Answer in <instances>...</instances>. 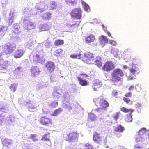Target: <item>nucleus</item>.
I'll use <instances>...</instances> for the list:
<instances>
[{
  "label": "nucleus",
  "mask_w": 149,
  "mask_h": 149,
  "mask_svg": "<svg viewBox=\"0 0 149 149\" xmlns=\"http://www.w3.org/2000/svg\"><path fill=\"white\" fill-rule=\"evenodd\" d=\"M76 55H79L78 57L80 59L81 58V54L79 51H77L75 53H74Z\"/></svg>",
  "instance_id": "obj_55"
},
{
  "label": "nucleus",
  "mask_w": 149,
  "mask_h": 149,
  "mask_svg": "<svg viewBox=\"0 0 149 149\" xmlns=\"http://www.w3.org/2000/svg\"><path fill=\"white\" fill-rule=\"evenodd\" d=\"M64 137L65 140L69 142H77L79 139V134L77 132H73L67 134Z\"/></svg>",
  "instance_id": "obj_4"
},
{
  "label": "nucleus",
  "mask_w": 149,
  "mask_h": 149,
  "mask_svg": "<svg viewBox=\"0 0 149 149\" xmlns=\"http://www.w3.org/2000/svg\"><path fill=\"white\" fill-rule=\"evenodd\" d=\"M7 27L1 25H0V38H1L3 37L6 33L7 30Z\"/></svg>",
  "instance_id": "obj_25"
},
{
  "label": "nucleus",
  "mask_w": 149,
  "mask_h": 149,
  "mask_svg": "<svg viewBox=\"0 0 149 149\" xmlns=\"http://www.w3.org/2000/svg\"><path fill=\"white\" fill-rule=\"evenodd\" d=\"M134 68H132L130 70V72L133 74H134L137 70V68L136 67H134Z\"/></svg>",
  "instance_id": "obj_45"
},
{
  "label": "nucleus",
  "mask_w": 149,
  "mask_h": 149,
  "mask_svg": "<svg viewBox=\"0 0 149 149\" xmlns=\"http://www.w3.org/2000/svg\"><path fill=\"white\" fill-rule=\"evenodd\" d=\"M120 114L121 113L120 112L115 113L113 114V117L114 118V119L116 120L119 118Z\"/></svg>",
  "instance_id": "obj_42"
},
{
  "label": "nucleus",
  "mask_w": 149,
  "mask_h": 149,
  "mask_svg": "<svg viewBox=\"0 0 149 149\" xmlns=\"http://www.w3.org/2000/svg\"><path fill=\"white\" fill-rule=\"evenodd\" d=\"M42 57L39 54L38 51L33 52L30 57V60L31 62H33L35 63H40L42 62Z\"/></svg>",
  "instance_id": "obj_8"
},
{
  "label": "nucleus",
  "mask_w": 149,
  "mask_h": 149,
  "mask_svg": "<svg viewBox=\"0 0 149 149\" xmlns=\"http://www.w3.org/2000/svg\"><path fill=\"white\" fill-rule=\"evenodd\" d=\"M39 121L40 124L46 126H51L53 123V120L47 116L40 117Z\"/></svg>",
  "instance_id": "obj_5"
},
{
  "label": "nucleus",
  "mask_w": 149,
  "mask_h": 149,
  "mask_svg": "<svg viewBox=\"0 0 149 149\" xmlns=\"http://www.w3.org/2000/svg\"><path fill=\"white\" fill-rule=\"evenodd\" d=\"M5 115L3 113L0 114V124L4 121L5 119Z\"/></svg>",
  "instance_id": "obj_44"
},
{
  "label": "nucleus",
  "mask_w": 149,
  "mask_h": 149,
  "mask_svg": "<svg viewBox=\"0 0 149 149\" xmlns=\"http://www.w3.org/2000/svg\"><path fill=\"white\" fill-rule=\"evenodd\" d=\"M50 133L48 132L46 134H44L42 136L41 140L42 141H49L47 145L48 146H50L51 144V142L50 141Z\"/></svg>",
  "instance_id": "obj_22"
},
{
  "label": "nucleus",
  "mask_w": 149,
  "mask_h": 149,
  "mask_svg": "<svg viewBox=\"0 0 149 149\" xmlns=\"http://www.w3.org/2000/svg\"><path fill=\"white\" fill-rule=\"evenodd\" d=\"M24 53L23 50L21 49H19L15 51L13 54L14 58H19L23 55Z\"/></svg>",
  "instance_id": "obj_20"
},
{
  "label": "nucleus",
  "mask_w": 149,
  "mask_h": 149,
  "mask_svg": "<svg viewBox=\"0 0 149 149\" xmlns=\"http://www.w3.org/2000/svg\"><path fill=\"white\" fill-rule=\"evenodd\" d=\"M104 31H105V32L108 35L110 36L111 37V38H113L112 37L111 34L108 30H104Z\"/></svg>",
  "instance_id": "obj_63"
},
{
  "label": "nucleus",
  "mask_w": 149,
  "mask_h": 149,
  "mask_svg": "<svg viewBox=\"0 0 149 149\" xmlns=\"http://www.w3.org/2000/svg\"><path fill=\"white\" fill-rule=\"evenodd\" d=\"M26 106L28 108V110L31 112L34 111L37 107L36 105L34 103L27 102Z\"/></svg>",
  "instance_id": "obj_19"
},
{
  "label": "nucleus",
  "mask_w": 149,
  "mask_h": 149,
  "mask_svg": "<svg viewBox=\"0 0 149 149\" xmlns=\"http://www.w3.org/2000/svg\"><path fill=\"white\" fill-rule=\"evenodd\" d=\"M37 10L39 12H42L44 10V9L43 8H41L39 7H38L37 9Z\"/></svg>",
  "instance_id": "obj_61"
},
{
  "label": "nucleus",
  "mask_w": 149,
  "mask_h": 149,
  "mask_svg": "<svg viewBox=\"0 0 149 149\" xmlns=\"http://www.w3.org/2000/svg\"><path fill=\"white\" fill-rule=\"evenodd\" d=\"M109 43L113 45H115L116 44V42L113 40H110L109 41Z\"/></svg>",
  "instance_id": "obj_60"
},
{
  "label": "nucleus",
  "mask_w": 149,
  "mask_h": 149,
  "mask_svg": "<svg viewBox=\"0 0 149 149\" xmlns=\"http://www.w3.org/2000/svg\"><path fill=\"white\" fill-rule=\"evenodd\" d=\"M66 1L68 3H72V4H74L75 2V0H66Z\"/></svg>",
  "instance_id": "obj_59"
},
{
  "label": "nucleus",
  "mask_w": 149,
  "mask_h": 149,
  "mask_svg": "<svg viewBox=\"0 0 149 149\" xmlns=\"http://www.w3.org/2000/svg\"><path fill=\"white\" fill-rule=\"evenodd\" d=\"M79 55H76L74 54H72L70 55V57L72 58H77L80 59V58L78 57Z\"/></svg>",
  "instance_id": "obj_49"
},
{
  "label": "nucleus",
  "mask_w": 149,
  "mask_h": 149,
  "mask_svg": "<svg viewBox=\"0 0 149 149\" xmlns=\"http://www.w3.org/2000/svg\"><path fill=\"white\" fill-rule=\"evenodd\" d=\"M12 33L15 34H19L20 33V27L19 25L17 24L13 25V28L12 30Z\"/></svg>",
  "instance_id": "obj_23"
},
{
  "label": "nucleus",
  "mask_w": 149,
  "mask_h": 149,
  "mask_svg": "<svg viewBox=\"0 0 149 149\" xmlns=\"http://www.w3.org/2000/svg\"><path fill=\"white\" fill-rule=\"evenodd\" d=\"M102 85V84L101 81L98 79H96L93 82L92 88L94 91H96L98 88L101 87Z\"/></svg>",
  "instance_id": "obj_16"
},
{
  "label": "nucleus",
  "mask_w": 149,
  "mask_h": 149,
  "mask_svg": "<svg viewBox=\"0 0 149 149\" xmlns=\"http://www.w3.org/2000/svg\"><path fill=\"white\" fill-rule=\"evenodd\" d=\"M124 74L123 70L119 68L115 69L111 73L110 81L114 83L122 81Z\"/></svg>",
  "instance_id": "obj_1"
},
{
  "label": "nucleus",
  "mask_w": 149,
  "mask_h": 149,
  "mask_svg": "<svg viewBox=\"0 0 149 149\" xmlns=\"http://www.w3.org/2000/svg\"><path fill=\"white\" fill-rule=\"evenodd\" d=\"M61 93L59 92L57 90H54L52 93V95L54 98L58 99L59 97V96L58 95H60Z\"/></svg>",
  "instance_id": "obj_35"
},
{
  "label": "nucleus",
  "mask_w": 149,
  "mask_h": 149,
  "mask_svg": "<svg viewBox=\"0 0 149 149\" xmlns=\"http://www.w3.org/2000/svg\"><path fill=\"white\" fill-rule=\"evenodd\" d=\"M2 53L0 54V72H3L7 67L9 65L10 61L8 60H4L2 58Z\"/></svg>",
  "instance_id": "obj_9"
},
{
  "label": "nucleus",
  "mask_w": 149,
  "mask_h": 149,
  "mask_svg": "<svg viewBox=\"0 0 149 149\" xmlns=\"http://www.w3.org/2000/svg\"><path fill=\"white\" fill-rule=\"evenodd\" d=\"M31 75L33 77H35L39 74L40 72L39 67L38 66H33L30 69Z\"/></svg>",
  "instance_id": "obj_12"
},
{
  "label": "nucleus",
  "mask_w": 149,
  "mask_h": 149,
  "mask_svg": "<svg viewBox=\"0 0 149 149\" xmlns=\"http://www.w3.org/2000/svg\"><path fill=\"white\" fill-rule=\"evenodd\" d=\"M44 45L46 48H49L51 45L50 41L48 39L46 40L43 42Z\"/></svg>",
  "instance_id": "obj_36"
},
{
  "label": "nucleus",
  "mask_w": 149,
  "mask_h": 149,
  "mask_svg": "<svg viewBox=\"0 0 149 149\" xmlns=\"http://www.w3.org/2000/svg\"><path fill=\"white\" fill-rule=\"evenodd\" d=\"M13 21V16H11L8 19L7 23L9 26L11 25Z\"/></svg>",
  "instance_id": "obj_40"
},
{
  "label": "nucleus",
  "mask_w": 149,
  "mask_h": 149,
  "mask_svg": "<svg viewBox=\"0 0 149 149\" xmlns=\"http://www.w3.org/2000/svg\"><path fill=\"white\" fill-rule=\"evenodd\" d=\"M146 129L145 128H142L140 129L136 132V136H140V137H142L144 135L146 134Z\"/></svg>",
  "instance_id": "obj_27"
},
{
  "label": "nucleus",
  "mask_w": 149,
  "mask_h": 149,
  "mask_svg": "<svg viewBox=\"0 0 149 149\" xmlns=\"http://www.w3.org/2000/svg\"><path fill=\"white\" fill-rule=\"evenodd\" d=\"M57 6L56 2L55 1H52L51 3V6L52 9H56Z\"/></svg>",
  "instance_id": "obj_43"
},
{
  "label": "nucleus",
  "mask_w": 149,
  "mask_h": 149,
  "mask_svg": "<svg viewBox=\"0 0 149 149\" xmlns=\"http://www.w3.org/2000/svg\"><path fill=\"white\" fill-rule=\"evenodd\" d=\"M120 110L124 113H129V114H127L125 116V121L128 122H131L132 121V118L131 114L134 111L133 109L131 108L127 109L125 107H122L120 108Z\"/></svg>",
  "instance_id": "obj_6"
},
{
  "label": "nucleus",
  "mask_w": 149,
  "mask_h": 149,
  "mask_svg": "<svg viewBox=\"0 0 149 149\" xmlns=\"http://www.w3.org/2000/svg\"><path fill=\"white\" fill-rule=\"evenodd\" d=\"M63 50L61 48H58L55 51L54 55L57 56H59L63 53Z\"/></svg>",
  "instance_id": "obj_32"
},
{
  "label": "nucleus",
  "mask_w": 149,
  "mask_h": 149,
  "mask_svg": "<svg viewBox=\"0 0 149 149\" xmlns=\"http://www.w3.org/2000/svg\"><path fill=\"white\" fill-rule=\"evenodd\" d=\"M45 66L47 72L50 73L54 71L55 68L54 63L53 62L50 61L46 62Z\"/></svg>",
  "instance_id": "obj_15"
},
{
  "label": "nucleus",
  "mask_w": 149,
  "mask_h": 149,
  "mask_svg": "<svg viewBox=\"0 0 149 149\" xmlns=\"http://www.w3.org/2000/svg\"><path fill=\"white\" fill-rule=\"evenodd\" d=\"M82 61L87 64L93 63L94 61V57L93 54L90 53L85 54L82 58Z\"/></svg>",
  "instance_id": "obj_10"
},
{
  "label": "nucleus",
  "mask_w": 149,
  "mask_h": 149,
  "mask_svg": "<svg viewBox=\"0 0 149 149\" xmlns=\"http://www.w3.org/2000/svg\"><path fill=\"white\" fill-rule=\"evenodd\" d=\"M118 91H117L116 90H113L112 92V94L114 96H116L118 95Z\"/></svg>",
  "instance_id": "obj_54"
},
{
  "label": "nucleus",
  "mask_w": 149,
  "mask_h": 149,
  "mask_svg": "<svg viewBox=\"0 0 149 149\" xmlns=\"http://www.w3.org/2000/svg\"><path fill=\"white\" fill-rule=\"evenodd\" d=\"M132 63L133 64H137L139 62V61L136 58H133L132 61Z\"/></svg>",
  "instance_id": "obj_51"
},
{
  "label": "nucleus",
  "mask_w": 149,
  "mask_h": 149,
  "mask_svg": "<svg viewBox=\"0 0 149 149\" xmlns=\"http://www.w3.org/2000/svg\"><path fill=\"white\" fill-rule=\"evenodd\" d=\"M96 116L92 113H88V118L89 120L91 121H94L96 120Z\"/></svg>",
  "instance_id": "obj_30"
},
{
  "label": "nucleus",
  "mask_w": 149,
  "mask_h": 149,
  "mask_svg": "<svg viewBox=\"0 0 149 149\" xmlns=\"http://www.w3.org/2000/svg\"><path fill=\"white\" fill-rule=\"evenodd\" d=\"M58 105V102L56 101L51 102L49 105V107L51 108H56Z\"/></svg>",
  "instance_id": "obj_37"
},
{
  "label": "nucleus",
  "mask_w": 149,
  "mask_h": 149,
  "mask_svg": "<svg viewBox=\"0 0 149 149\" xmlns=\"http://www.w3.org/2000/svg\"><path fill=\"white\" fill-rule=\"evenodd\" d=\"M63 111V109L61 108H59L58 109H55L52 114V115L56 116L58 114L61 113Z\"/></svg>",
  "instance_id": "obj_33"
},
{
  "label": "nucleus",
  "mask_w": 149,
  "mask_h": 149,
  "mask_svg": "<svg viewBox=\"0 0 149 149\" xmlns=\"http://www.w3.org/2000/svg\"><path fill=\"white\" fill-rule=\"evenodd\" d=\"M141 106V105L140 103H137L135 104V107L136 108H140Z\"/></svg>",
  "instance_id": "obj_58"
},
{
  "label": "nucleus",
  "mask_w": 149,
  "mask_h": 149,
  "mask_svg": "<svg viewBox=\"0 0 149 149\" xmlns=\"http://www.w3.org/2000/svg\"><path fill=\"white\" fill-rule=\"evenodd\" d=\"M93 141L96 143L100 144L103 141V138L100 134L96 132H94L93 137Z\"/></svg>",
  "instance_id": "obj_14"
},
{
  "label": "nucleus",
  "mask_w": 149,
  "mask_h": 149,
  "mask_svg": "<svg viewBox=\"0 0 149 149\" xmlns=\"http://www.w3.org/2000/svg\"><path fill=\"white\" fill-rule=\"evenodd\" d=\"M64 41L63 40L57 39L55 40L54 45L56 46H60L64 44Z\"/></svg>",
  "instance_id": "obj_31"
},
{
  "label": "nucleus",
  "mask_w": 149,
  "mask_h": 149,
  "mask_svg": "<svg viewBox=\"0 0 149 149\" xmlns=\"http://www.w3.org/2000/svg\"><path fill=\"white\" fill-rule=\"evenodd\" d=\"M79 75L80 76H84V77L85 78H86V77H88V74H85V73H81V74H79Z\"/></svg>",
  "instance_id": "obj_62"
},
{
  "label": "nucleus",
  "mask_w": 149,
  "mask_h": 149,
  "mask_svg": "<svg viewBox=\"0 0 149 149\" xmlns=\"http://www.w3.org/2000/svg\"><path fill=\"white\" fill-rule=\"evenodd\" d=\"M95 64L98 67H101L102 65V60L101 57L97 56L95 60Z\"/></svg>",
  "instance_id": "obj_28"
},
{
  "label": "nucleus",
  "mask_w": 149,
  "mask_h": 149,
  "mask_svg": "<svg viewBox=\"0 0 149 149\" xmlns=\"http://www.w3.org/2000/svg\"><path fill=\"white\" fill-rule=\"evenodd\" d=\"M74 19L72 21V23L70 24H66V29H68L67 28L69 27V26L71 27H78L80 23L81 22V21L80 19L77 20Z\"/></svg>",
  "instance_id": "obj_18"
},
{
  "label": "nucleus",
  "mask_w": 149,
  "mask_h": 149,
  "mask_svg": "<svg viewBox=\"0 0 149 149\" xmlns=\"http://www.w3.org/2000/svg\"><path fill=\"white\" fill-rule=\"evenodd\" d=\"M120 54V52L118 51H115L114 52V54L115 56L116 57H118L119 56Z\"/></svg>",
  "instance_id": "obj_53"
},
{
  "label": "nucleus",
  "mask_w": 149,
  "mask_h": 149,
  "mask_svg": "<svg viewBox=\"0 0 149 149\" xmlns=\"http://www.w3.org/2000/svg\"><path fill=\"white\" fill-rule=\"evenodd\" d=\"M86 42L87 44H89L93 42L95 40V36L93 34H91L86 37L85 38Z\"/></svg>",
  "instance_id": "obj_21"
},
{
  "label": "nucleus",
  "mask_w": 149,
  "mask_h": 149,
  "mask_svg": "<svg viewBox=\"0 0 149 149\" xmlns=\"http://www.w3.org/2000/svg\"><path fill=\"white\" fill-rule=\"evenodd\" d=\"M115 68V65L113 62L111 61H107L105 62L102 67V70L104 71L110 72Z\"/></svg>",
  "instance_id": "obj_11"
},
{
  "label": "nucleus",
  "mask_w": 149,
  "mask_h": 149,
  "mask_svg": "<svg viewBox=\"0 0 149 149\" xmlns=\"http://www.w3.org/2000/svg\"><path fill=\"white\" fill-rule=\"evenodd\" d=\"M84 10L86 11H88L90 10V8L88 5L86 3H85L84 5Z\"/></svg>",
  "instance_id": "obj_48"
},
{
  "label": "nucleus",
  "mask_w": 149,
  "mask_h": 149,
  "mask_svg": "<svg viewBox=\"0 0 149 149\" xmlns=\"http://www.w3.org/2000/svg\"><path fill=\"white\" fill-rule=\"evenodd\" d=\"M139 84H136L135 86L133 85H132L130 86L129 88V90L130 91L133 90L135 88L136 91L139 90L141 88L139 86Z\"/></svg>",
  "instance_id": "obj_38"
},
{
  "label": "nucleus",
  "mask_w": 149,
  "mask_h": 149,
  "mask_svg": "<svg viewBox=\"0 0 149 149\" xmlns=\"http://www.w3.org/2000/svg\"><path fill=\"white\" fill-rule=\"evenodd\" d=\"M16 48V44L13 42L8 43L0 46V50L2 54H6L12 53Z\"/></svg>",
  "instance_id": "obj_2"
},
{
  "label": "nucleus",
  "mask_w": 149,
  "mask_h": 149,
  "mask_svg": "<svg viewBox=\"0 0 149 149\" xmlns=\"http://www.w3.org/2000/svg\"><path fill=\"white\" fill-rule=\"evenodd\" d=\"M37 135L36 134H31L30 136V138L34 141H37L38 139L37 138Z\"/></svg>",
  "instance_id": "obj_41"
},
{
  "label": "nucleus",
  "mask_w": 149,
  "mask_h": 149,
  "mask_svg": "<svg viewBox=\"0 0 149 149\" xmlns=\"http://www.w3.org/2000/svg\"><path fill=\"white\" fill-rule=\"evenodd\" d=\"M123 99L125 102L127 103H130L131 101V100L129 98L126 97H123Z\"/></svg>",
  "instance_id": "obj_52"
},
{
  "label": "nucleus",
  "mask_w": 149,
  "mask_h": 149,
  "mask_svg": "<svg viewBox=\"0 0 149 149\" xmlns=\"http://www.w3.org/2000/svg\"><path fill=\"white\" fill-rule=\"evenodd\" d=\"M50 79L51 81L53 82L55 81V80L54 79V77L51 76L50 78Z\"/></svg>",
  "instance_id": "obj_64"
},
{
  "label": "nucleus",
  "mask_w": 149,
  "mask_h": 149,
  "mask_svg": "<svg viewBox=\"0 0 149 149\" xmlns=\"http://www.w3.org/2000/svg\"><path fill=\"white\" fill-rule=\"evenodd\" d=\"M125 95L126 97H131L132 96V93L131 92H128Z\"/></svg>",
  "instance_id": "obj_56"
},
{
  "label": "nucleus",
  "mask_w": 149,
  "mask_h": 149,
  "mask_svg": "<svg viewBox=\"0 0 149 149\" xmlns=\"http://www.w3.org/2000/svg\"><path fill=\"white\" fill-rule=\"evenodd\" d=\"M78 80L79 84L82 86H86L89 85V82L85 79H82V78L78 77H77Z\"/></svg>",
  "instance_id": "obj_26"
},
{
  "label": "nucleus",
  "mask_w": 149,
  "mask_h": 149,
  "mask_svg": "<svg viewBox=\"0 0 149 149\" xmlns=\"http://www.w3.org/2000/svg\"><path fill=\"white\" fill-rule=\"evenodd\" d=\"M10 88L13 91V92H15L16 90V87L15 84H12L10 87Z\"/></svg>",
  "instance_id": "obj_46"
},
{
  "label": "nucleus",
  "mask_w": 149,
  "mask_h": 149,
  "mask_svg": "<svg viewBox=\"0 0 149 149\" xmlns=\"http://www.w3.org/2000/svg\"><path fill=\"white\" fill-rule=\"evenodd\" d=\"M143 146L142 145H139L137 144L135 145L134 149H143Z\"/></svg>",
  "instance_id": "obj_47"
},
{
  "label": "nucleus",
  "mask_w": 149,
  "mask_h": 149,
  "mask_svg": "<svg viewBox=\"0 0 149 149\" xmlns=\"http://www.w3.org/2000/svg\"><path fill=\"white\" fill-rule=\"evenodd\" d=\"M143 138L140 137V136H136V142H140L142 141Z\"/></svg>",
  "instance_id": "obj_50"
},
{
  "label": "nucleus",
  "mask_w": 149,
  "mask_h": 149,
  "mask_svg": "<svg viewBox=\"0 0 149 149\" xmlns=\"http://www.w3.org/2000/svg\"><path fill=\"white\" fill-rule=\"evenodd\" d=\"M84 149H94V148L91 143L88 142L85 144Z\"/></svg>",
  "instance_id": "obj_34"
},
{
  "label": "nucleus",
  "mask_w": 149,
  "mask_h": 149,
  "mask_svg": "<svg viewBox=\"0 0 149 149\" xmlns=\"http://www.w3.org/2000/svg\"><path fill=\"white\" fill-rule=\"evenodd\" d=\"M43 17L45 19H49L51 17V15L50 13L46 12L44 14Z\"/></svg>",
  "instance_id": "obj_39"
},
{
  "label": "nucleus",
  "mask_w": 149,
  "mask_h": 149,
  "mask_svg": "<svg viewBox=\"0 0 149 149\" xmlns=\"http://www.w3.org/2000/svg\"><path fill=\"white\" fill-rule=\"evenodd\" d=\"M66 107L69 110H71L72 109L71 106L70 105V104H65Z\"/></svg>",
  "instance_id": "obj_57"
},
{
  "label": "nucleus",
  "mask_w": 149,
  "mask_h": 149,
  "mask_svg": "<svg viewBox=\"0 0 149 149\" xmlns=\"http://www.w3.org/2000/svg\"><path fill=\"white\" fill-rule=\"evenodd\" d=\"M93 101L97 107L102 109L106 108L109 106V103L103 97L94 98Z\"/></svg>",
  "instance_id": "obj_3"
},
{
  "label": "nucleus",
  "mask_w": 149,
  "mask_h": 149,
  "mask_svg": "<svg viewBox=\"0 0 149 149\" xmlns=\"http://www.w3.org/2000/svg\"><path fill=\"white\" fill-rule=\"evenodd\" d=\"M24 26L27 30H31L35 28V24L32 22L28 19H24L23 21Z\"/></svg>",
  "instance_id": "obj_13"
},
{
  "label": "nucleus",
  "mask_w": 149,
  "mask_h": 149,
  "mask_svg": "<svg viewBox=\"0 0 149 149\" xmlns=\"http://www.w3.org/2000/svg\"><path fill=\"white\" fill-rule=\"evenodd\" d=\"M99 42L102 45H105L108 41L107 37L104 36L102 35L99 39Z\"/></svg>",
  "instance_id": "obj_24"
},
{
  "label": "nucleus",
  "mask_w": 149,
  "mask_h": 149,
  "mask_svg": "<svg viewBox=\"0 0 149 149\" xmlns=\"http://www.w3.org/2000/svg\"><path fill=\"white\" fill-rule=\"evenodd\" d=\"M10 139H5L2 141L3 149H9L10 148L11 143Z\"/></svg>",
  "instance_id": "obj_17"
},
{
  "label": "nucleus",
  "mask_w": 149,
  "mask_h": 149,
  "mask_svg": "<svg viewBox=\"0 0 149 149\" xmlns=\"http://www.w3.org/2000/svg\"><path fill=\"white\" fill-rule=\"evenodd\" d=\"M82 10L80 8H76L73 9L70 13L72 18L80 19L82 16Z\"/></svg>",
  "instance_id": "obj_7"
},
{
  "label": "nucleus",
  "mask_w": 149,
  "mask_h": 149,
  "mask_svg": "<svg viewBox=\"0 0 149 149\" xmlns=\"http://www.w3.org/2000/svg\"><path fill=\"white\" fill-rule=\"evenodd\" d=\"M125 130L124 127L121 125H118L114 128V131L115 132H122Z\"/></svg>",
  "instance_id": "obj_29"
}]
</instances>
